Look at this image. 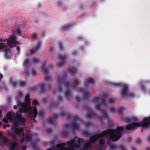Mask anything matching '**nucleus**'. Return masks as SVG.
<instances>
[{
    "label": "nucleus",
    "mask_w": 150,
    "mask_h": 150,
    "mask_svg": "<svg viewBox=\"0 0 150 150\" xmlns=\"http://www.w3.org/2000/svg\"><path fill=\"white\" fill-rule=\"evenodd\" d=\"M144 122H132L131 124L127 125L126 129L127 130H134L136 127L142 126L143 128H147L150 125V116L145 117L143 120Z\"/></svg>",
    "instance_id": "4"
},
{
    "label": "nucleus",
    "mask_w": 150,
    "mask_h": 150,
    "mask_svg": "<svg viewBox=\"0 0 150 150\" xmlns=\"http://www.w3.org/2000/svg\"><path fill=\"white\" fill-rule=\"evenodd\" d=\"M124 129V128L122 127H118L115 129H108L103 131L101 133L91 136L90 140H92L93 143L100 138L108 135L110 140L114 141H117L120 138L121 134Z\"/></svg>",
    "instance_id": "2"
},
{
    "label": "nucleus",
    "mask_w": 150,
    "mask_h": 150,
    "mask_svg": "<svg viewBox=\"0 0 150 150\" xmlns=\"http://www.w3.org/2000/svg\"><path fill=\"white\" fill-rule=\"evenodd\" d=\"M72 25L70 24L65 25L62 28V31H64L68 30L70 29Z\"/></svg>",
    "instance_id": "20"
},
{
    "label": "nucleus",
    "mask_w": 150,
    "mask_h": 150,
    "mask_svg": "<svg viewBox=\"0 0 150 150\" xmlns=\"http://www.w3.org/2000/svg\"><path fill=\"white\" fill-rule=\"evenodd\" d=\"M60 115L66 117L68 118L70 117L72 118L74 122L72 123L65 124L64 125L65 128L68 129L70 127H72V129L74 130H76L79 129V125L75 121L79 120V118L76 116H73L72 117L71 115L69 113L63 110H62L61 111Z\"/></svg>",
    "instance_id": "5"
},
{
    "label": "nucleus",
    "mask_w": 150,
    "mask_h": 150,
    "mask_svg": "<svg viewBox=\"0 0 150 150\" xmlns=\"http://www.w3.org/2000/svg\"><path fill=\"white\" fill-rule=\"evenodd\" d=\"M110 147V148L111 149H114L116 148V145L115 144H111Z\"/></svg>",
    "instance_id": "42"
},
{
    "label": "nucleus",
    "mask_w": 150,
    "mask_h": 150,
    "mask_svg": "<svg viewBox=\"0 0 150 150\" xmlns=\"http://www.w3.org/2000/svg\"><path fill=\"white\" fill-rule=\"evenodd\" d=\"M39 61L40 59L39 58H37L36 57H34L33 58L31 62L34 64H38L39 63Z\"/></svg>",
    "instance_id": "25"
},
{
    "label": "nucleus",
    "mask_w": 150,
    "mask_h": 150,
    "mask_svg": "<svg viewBox=\"0 0 150 150\" xmlns=\"http://www.w3.org/2000/svg\"><path fill=\"white\" fill-rule=\"evenodd\" d=\"M102 117L100 118L101 120H103V118H105L107 119H109V117L106 111H103L102 112Z\"/></svg>",
    "instance_id": "24"
},
{
    "label": "nucleus",
    "mask_w": 150,
    "mask_h": 150,
    "mask_svg": "<svg viewBox=\"0 0 150 150\" xmlns=\"http://www.w3.org/2000/svg\"><path fill=\"white\" fill-rule=\"evenodd\" d=\"M58 82V90L59 92H61L62 91V88L65 86L67 90L65 93V97L68 98L70 97L71 90L73 89H75V86L78 85L79 81L76 79L74 83L69 81L67 79V74L64 72L62 75H59L57 77Z\"/></svg>",
    "instance_id": "1"
},
{
    "label": "nucleus",
    "mask_w": 150,
    "mask_h": 150,
    "mask_svg": "<svg viewBox=\"0 0 150 150\" xmlns=\"http://www.w3.org/2000/svg\"><path fill=\"white\" fill-rule=\"evenodd\" d=\"M58 57L59 59V61L57 62L56 65L57 67H60L65 63L66 62V57L64 55H58Z\"/></svg>",
    "instance_id": "13"
},
{
    "label": "nucleus",
    "mask_w": 150,
    "mask_h": 150,
    "mask_svg": "<svg viewBox=\"0 0 150 150\" xmlns=\"http://www.w3.org/2000/svg\"><path fill=\"white\" fill-rule=\"evenodd\" d=\"M141 140L138 138V139H137L136 140V142L137 144H140L141 143Z\"/></svg>",
    "instance_id": "46"
},
{
    "label": "nucleus",
    "mask_w": 150,
    "mask_h": 150,
    "mask_svg": "<svg viewBox=\"0 0 150 150\" xmlns=\"http://www.w3.org/2000/svg\"><path fill=\"white\" fill-rule=\"evenodd\" d=\"M85 109L87 111L86 114V116L87 118H90L97 116V115L89 107L86 106L85 107Z\"/></svg>",
    "instance_id": "12"
},
{
    "label": "nucleus",
    "mask_w": 150,
    "mask_h": 150,
    "mask_svg": "<svg viewBox=\"0 0 150 150\" xmlns=\"http://www.w3.org/2000/svg\"><path fill=\"white\" fill-rule=\"evenodd\" d=\"M37 35L35 33L32 35L31 38L34 39H37Z\"/></svg>",
    "instance_id": "48"
},
{
    "label": "nucleus",
    "mask_w": 150,
    "mask_h": 150,
    "mask_svg": "<svg viewBox=\"0 0 150 150\" xmlns=\"http://www.w3.org/2000/svg\"><path fill=\"white\" fill-rule=\"evenodd\" d=\"M19 111H17L16 113V118L17 120L20 123H24L26 121L25 118L23 117L21 115V113H19Z\"/></svg>",
    "instance_id": "16"
},
{
    "label": "nucleus",
    "mask_w": 150,
    "mask_h": 150,
    "mask_svg": "<svg viewBox=\"0 0 150 150\" xmlns=\"http://www.w3.org/2000/svg\"><path fill=\"white\" fill-rule=\"evenodd\" d=\"M27 147L26 145H25L23 146L22 147V149L23 150H25Z\"/></svg>",
    "instance_id": "59"
},
{
    "label": "nucleus",
    "mask_w": 150,
    "mask_h": 150,
    "mask_svg": "<svg viewBox=\"0 0 150 150\" xmlns=\"http://www.w3.org/2000/svg\"><path fill=\"white\" fill-rule=\"evenodd\" d=\"M99 144L101 146H103L105 144V141L104 139H100L99 141Z\"/></svg>",
    "instance_id": "28"
},
{
    "label": "nucleus",
    "mask_w": 150,
    "mask_h": 150,
    "mask_svg": "<svg viewBox=\"0 0 150 150\" xmlns=\"http://www.w3.org/2000/svg\"><path fill=\"white\" fill-rule=\"evenodd\" d=\"M11 84L14 87H16L18 85L24 86L26 84V82L25 81H22L20 83H18L15 81H12Z\"/></svg>",
    "instance_id": "19"
},
{
    "label": "nucleus",
    "mask_w": 150,
    "mask_h": 150,
    "mask_svg": "<svg viewBox=\"0 0 150 150\" xmlns=\"http://www.w3.org/2000/svg\"><path fill=\"white\" fill-rule=\"evenodd\" d=\"M119 147L121 149V150H126L123 145H120L119 146Z\"/></svg>",
    "instance_id": "51"
},
{
    "label": "nucleus",
    "mask_w": 150,
    "mask_h": 150,
    "mask_svg": "<svg viewBox=\"0 0 150 150\" xmlns=\"http://www.w3.org/2000/svg\"><path fill=\"white\" fill-rule=\"evenodd\" d=\"M116 101L115 98H110L108 99V102L110 104H114Z\"/></svg>",
    "instance_id": "27"
},
{
    "label": "nucleus",
    "mask_w": 150,
    "mask_h": 150,
    "mask_svg": "<svg viewBox=\"0 0 150 150\" xmlns=\"http://www.w3.org/2000/svg\"><path fill=\"white\" fill-rule=\"evenodd\" d=\"M46 131L47 133H49L52 132L53 130L51 128H48L46 129Z\"/></svg>",
    "instance_id": "47"
},
{
    "label": "nucleus",
    "mask_w": 150,
    "mask_h": 150,
    "mask_svg": "<svg viewBox=\"0 0 150 150\" xmlns=\"http://www.w3.org/2000/svg\"><path fill=\"white\" fill-rule=\"evenodd\" d=\"M46 63L44 62L42 64L41 66V71L45 74V81H48L51 79V76L48 74L49 72L48 71L50 68H52V64H50L48 66L45 67Z\"/></svg>",
    "instance_id": "8"
},
{
    "label": "nucleus",
    "mask_w": 150,
    "mask_h": 150,
    "mask_svg": "<svg viewBox=\"0 0 150 150\" xmlns=\"http://www.w3.org/2000/svg\"><path fill=\"white\" fill-rule=\"evenodd\" d=\"M6 117L8 119H11L12 118V115H11V113L9 112L7 114Z\"/></svg>",
    "instance_id": "37"
},
{
    "label": "nucleus",
    "mask_w": 150,
    "mask_h": 150,
    "mask_svg": "<svg viewBox=\"0 0 150 150\" xmlns=\"http://www.w3.org/2000/svg\"><path fill=\"white\" fill-rule=\"evenodd\" d=\"M16 32L18 35H21V31L19 29H17L16 30Z\"/></svg>",
    "instance_id": "45"
},
{
    "label": "nucleus",
    "mask_w": 150,
    "mask_h": 150,
    "mask_svg": "<svg viewBox=\"0 0 150 150\" xmlns=\"http://www.w3.org/2000/svg\"><path fill=\"white\" fill-rule=\"evenodd\" d=\"M95 83V81L93 79L89 77L86 80L85 83L86 85L88 83Z\"/></svg>",
    "instance_id": "21"
},
{
    "label": "nucleus",
    "mask_w": 150,
    "mask_h": 150,
    "mask_svg": "<svg viewBox=\"0 0 150 150\" xmlns=\"http://www.w3.org/2000/svg\"><path fill=\"white\" fill-rule=\"evenodd\" d=\"M93 144V142L92 140H90L88 142H87L85 144L89 147L92 144Z\"/></svg>",
    "instance_id": "33"
},
{
    "label": "nucleus",
    "mask_w": 150,
    "mask_h": 150,
    "mask_svg": "<svg viewBox=\"0 0 150 150\" xmlns=\"http://www.w3.org/2000/svg\"><path fill=\"white\" fill-rule=\"evenodd\" d=\"M36 71L35 69H32L31 72V74L33 76H35L36 75Z\"/></svg>",
    "instance_id": "34"
},
{
    "label": "nucleus",
    "mask_w": 150,
    "mask_h": 150,
    "mask_svg": "<svg viewBox=\"0 0 150 150\" xmlns=\"http://www.w3.org/2000/svg\"><path fill=\"white\" fill-rule=\"evenodd\" d=\"M58 45L60 50H62L64 49V47L62 45V44L61 42H59Z\"/></svg>",
    "instance_id": "38"
},
{
    "label": "nucleus",
    "mask_w": 150,
    "mask_h": 150,
    "mask_svg": "<svg viewBox=\"0 0 150 150\" xmlns=\"http://www.w3.org/2000/svg\"><path fill=\"white\" fill-rule=\"evenodd\" d=\"M76 89L78 92L82 93L84 95V100L89 99L90 96V94L88 92L86 88H79Z\"/></svg>",
    "instance_id": "11"
},
{
    "label": "nucleus",
    "mask_w": 150,
    "mask_h": 150,
    "mask_svg": "<svg viewBox=\"0 0 150 150\" xmlns=\"http://www.w3.org/2000/svg\"><path fill=\"white\" fill-rule=\"evenodd\" d=\"M110 110L111 112H113L115 111V109L114 108H111L110 109Z\"/></svg>",
    "instance_id": "58"
},
{
    "label": "nucleus",
    "mask_w": 150,
    "mask_h": 150,
    "mask_svg": "<svg viewBox=\"0 0 150 150\" xmlns=\"http://www.w3.org/2000/svg\"><path fill=\"white\" fill-rule=\"evenodd\" d=\"M125 120L126 122L127 123H129L130 122V119H125Z\"/></svg>",
    "instance_id": "62"
},
{
    "label": "nucleus",
    "mask_w": 150,
    "mask_h": 150,
    "mask_svg": "<svg viewBox=\"0 0 150 150\" xmlns=\"http://www.w3.org/2000/svg\"><path fill=\"white\" fill-rule=\"evenodd\" d=\"M17 38L14 36H11L7 40V42L9 46L12 48L16 46L17 45L20 44L19 42L16 41Z\"/></svg>",
    "instance_id": "9"
},
{
    "label": "nucleus",
    "mask_w": 150,
    "mask_h": 150,
    "mask_svg": "<svg viewBox=\"0 0 150 150\" xmlns=\"http://www.w3.org/2000/svg\"><path fill=\"white\" fill-rule=\"evenodd\" d=\"M121 94L123 96H127L129 97H133L134 96V93L129 92L128 87L126 85L124 86L123 87L121 90Z\"/></svg>",
    "instance_id": "10"
},
{
    "label": "nucleus",
    "mask_w": 150,
    "mask_h": 150,
    "mask_svg": "<svg viewBox=\"0 0 150 150\" xmlns=\"http://www.w3.org/2000/svg\"><path fill=\"white\" fill-rule=\"evenodd\" d=\"M47 99L45 98H43V103L44 104H45L47 102Z\"/></svg>",
    "instance_id": "53"
},
{
    "label": "nucleus",
    "mask_w": 150,
    "mask_h": 150,
    "mask_svg": "<svg viewBox=\"0 0 150 150\" xmlns=\"http://www.w3.org/2000/svg\"><path fill=\"white\" fill-rule=\"evenodd\" d=\"M53 48L52 47H50V48H49V51L50 52H52L53 50Z\"/></svg>",
    "instance_id": "61"
},
{
    "label": "nucleus",
    "mask_w": 150,
    "mask_h": 150,
    "mask_svg": "<svg viewBox=\"0 0 150 150\" xmlns=\"http://www.w3.org/2000/svg\"><path fill=\"white\" fill-rule=\"evenodd\" d=\"M25 103H20L21 108L19 109V111L21 113L23 112L27 113L29 110L32 109L30 106L31 101L29 95L27 94L25 96Z\"/></svg>",
    "instance_id": "6"
},
{
    "label": "nucleus",
    "mask_w": 150,
    "mask_h": 150,
    "mask_svg": "<svg viewBox=\"0 0 150 150\" xmlns=\"http://www.w3.org/2000/svg\"><path fill=\"white\" fill-rule=\"evenodd\" d=\"M7 46V45H5L4 43H0V49H2L3 48H5Z\"/></svg>",
    "instance_id": "35"
},
{
    "label": "nucleus",
    "mask_w": 150,
    "mask_h": 150,
    "mask_svg": "<svg viewBox=\"0 0 150 150\" xmlns=\"http://www.w3.org/2000/svg\"><path fill=\"white\" fill-rule=\"evenodd\" d=\"M56 148L55 147H52L47 150H55Z\"/></svg>",
    "instance_id": "60"
},
{
    "label": "nucleus",
    "mask_w": 150,
    "mask_h": 150,
    "mask_svg": "<svg viewBox=\"0 0 150 150\" xmlns=\"http://www.w3.org/2000/svg\"><path fill=\"white\" fill-rule=\"evenodd\" d=\"M112 85L118 87L120 86V84L119 83H112Z\"/></svg>",
    "instance_id": "43"
},
{
    "label": "nucleus",
    "mask_w": 150,
    "mask_h": 150,
    "mask_svg": "<svg viewBox=\"0 0 150 150\" xmlns=\"http://www.w3.org/2000/svg\"><path fill=\"white\" fill-rule=\"evenodd\" d=\"M3 121L4 123H7L8 122V119L6 118H4L3 119Z\"/></svg>",
    "instance_id": "52"
},
{
    "label": "nucleus",
    "mask_w": 150,
    "mask_h": 150,
    "mask_svg": "<svg viewBox=\"0 0 150 150\" xmlns=\"http://www.w3.org/2000/svg\"><path fill=\"white\" fill-rule=\"evenodd\" d=\"M77 54V52L76 51H74L72 52V54L73 55H76Z\"/></svg>",
    "instance_id": "57"
},
{
    "label": "nucleus",
    "mask_w": 150,
    "mask_h": 150,
    "mask_svg": "<svg viewBox=\"0 0 150 150\" xmlns=\"http://www.w3.org/2000/svg\"><path fill=\"white\" fill-rule=\"evenodd\" d=\"M75 141L73 140H71L67 143V145L69 146L67 148L65 145V143H60L57 144L56 147L59 150H76V148H79L84 142V140L81 138H79L78 141L74 143Z\"/></svg>",
    "instance_id": "3"
},
{
    "label": "nucleus",
    "mask_w": 150,
    "mask_h": 150,
    "mask_svg": "<svg viewBox=\"0 0 150 150\" xmlns=\"http://www.w3.org/2000/svg\"><path fill=\"white\" fill-rule=\"evenodd\" d=\"M105 99L104 96L102 97L101 99L98 97H95L92 100L95 103L96 108L97 110L100 111H102L101 108L98 104L99 103L102 106H105L107 105V103L105 101Z\"/></svg>",
    "instance_id": "7"
},
{
    "label": "nucleus",
    "mask_w": 150,
    "mask_h": 150,
    "mask_svg": "<svg viewBox=\"0 0 150 150\" xmlns=\"http://www.w3.org/2000/svg\"><path fill=\"white\" fill-rule=\"evenodd\" d=\"M59 116L57 114H55L53 117H49L46 120L47 123L55 125L57 122V119Z\"/></svg>",
    "instance_id": "14"
},
{
    "label": "nucleus",
    "mask_w": 150,
    "mask_h": 150,
    "mask_svg": "<svg viewBox=\"0 0 150 150\" xmlns=\"http://www.w3.org/2000/svg\"><path fill=\"white\" fill-rule=\"evenodd\" d=\"M83 148H85L87 149H88V147L86 145V144H84V145L83 146Z\"/></svg>",
    "instance_id": "63"
},
{
    "label": "nucleus",
    "mask_w": 150,
    "mask_h": 150,
    "mask_svg": "<svg viewBox=\"0 0 150 150\" xmlns=\"http://www.w3.org/2000/svg\"><path fill=\"white\" fill-rule=\"evenodd\" d=\"M18 123L17 122H15L13 124V126L12 127L13 129V130H15L16 129H17L18 128Z\"/></svg>",
    "instance_id": "32"
},
{
    "label": "nucleus",
    "mask_w": 150,
    "mask_h": 150,
    "mask_svg": "<svg viewBox=\"0 0 150 150\" xmlns=\"http://www.w3.org/2000/svg\"><path fill=\"white\" fill-rule=\"evenodd\" d=\"M45 88L44 84L43 83L40 86V89L42 93L43 94L45 92Z\"/></svg>",
    "instance_id": "26"
},
{
    "label": "nucleus",
    "mask_w": 150,
    "mask_h": 150,
    "mask_svg": "<svg viewBox=\"0 0 150 150\" xmlns=\"http://www.w3.org/2000/svg\"><path fill=\"white\" fill-rule=\"evenodd\" d=\"M93 125V123L91 122H86L84 123V125L87 127H90Z\"/></svg>",
    "instance_id": "31"
},
{
    "label": "nucleus",
    "mask_w": 150,
    "mask_h": 150,
    "mask_svg": "<svg viewBox=\"0 0 150 150\" xmlns=\"http://www.w3.org/2000/svg\"><path fill=\"white\" fill-rule=\"evenodd\" d=\"M15 133L19 137L24 136V129L23 127H18L14 130Z\"/></svg>",
    "instance_id": "15"
},
{
    "label": "nucleus",
    "mask_w": 150,
    "mask_h": 150,
    "mask_svg": "<svg viewBox=\"0 0 150 150\" xmlns=\"http://www.w3.org/2000/svg\"><path fill=\"white\" fill-rule=\"evenodd\" d=\"M63 100V99L62 97L58 96L57 97V101L59 102H61Z\"/></svg>",
    "instance_id": "44"
},
{
    "label": "nucleus",
    "mask_w": 150,
    "mask_h": 150,
    "mask_svg": "<svg viewBox=\"0 0 150 150\" xmlns=\"http://www.w3.org/2000/svg\"><path fill=\"white\" fill-rule=\"evenodd\" d=\"M140 87H141L142 90L143 91H144L145 90L146 88L143 85V84H140Z\"/></svg>",
    "instance_id": "49"
},
{
    "label": "nucleus",
    "mask_w": 150,
    "mask_h": 150,
    "mask_svg": "<svg viewBox=\"0 0 150 150\" xmlns=\"http://www.w3.org/2000/svg\"><path fill=\"white\" fill-rule=\"evenodd\" d=\"M30 113L31 114V117L33 116L34 119L33 121L35 122H37V121L35 119L36 117L38 114L37 109L36 107H35L34 108L31 110Z\"/></svg>",
    "instance_id": "18"
},
{
    "label": "nucleus",
    "mask_w": 150,
    "mask_h": 150,
    "mask_svg": "<svg viewBox=\"0 0 150 150\" xmlns=\"http://www.w3.org/2000/svg\"><path fill=\"white\" fill-rule=\"evenodd\" d=\"M77 71V68L74 67H73L70 69H69V71L70 73L72 75L76 73Z\"/></svg>",
    "instance_id": "22"
},
{
    "label": "nucleus",
    "mask_w": 150,
    "mask_h": 150,
    "mask_svg": "<svg viewBox=\"0 0 150 150\" xmlns=\"http://www.w3.org/2000/svg\"><path fill=\"white\" fill-rule=\"evenodd\" d=\"M39 114L40 116L42 117L44 115V112L43 111H41L39 112Z\"/></svg>",
    "instance_id": "50"
},
{
    "label": "nucleus",
    "mask_w": 150,
    "mask_h": 150,
    "mask_svg": "<svg viewBox=\"0 0 150 150\" xmlns=\"http://www.w3.org/2000/svg\"><path fill=\"white\" fill-rule=\"evenodd\" d=\"M123 108L122 107H120L117 110V112L120 115H122L123 114Z\"/></svg>",
    "instance_id": "29"
},
{
    "label": "nucleus",
    "mask_w": 150,
    "mask_h": 150,
    "mask_svg": "<svg viewBox=\"0 0 150 150\" xmlns=\"http://www.w3.org/2000/svg\"><path fill=\"white\" fill-rule=\"evenodd\" d=\"M41 45L40 42H38L37 45L33 47L30 50V54H34L36 52L39 50L40 48Z\"/></svg>",
    "instance_id": "17"
},
{
    "label": "nucleus",
    "mask_w": 150,
    "mask_h": 150,
    "mask_svg": "<svg viewBox=\"0 0 150 150\" xmlns=\"http://www.w3.org/2000/svg\"><path fill=\"white\" fill-rule=\"evenodd\" d=\"M76 100L77 102H79L81 100L83 99L82 98H80L78 96H76L75 97Z\"/></svg>",
    "instance_id": "40"
},
{
    "label": "nucleus",
    "mask_w": 150,
    "mask_h": 150,
    "mask_svg": "<svg viewBox=\"0 0 150 150\" xmlns=\"http://www.w3.org/2000/svg\"><path fill=\"white\" fill-rule=\"evenodd\" d=\"M83 148H85L87 149H88V147L86 145V144H84V145L83 146Z\"/></svg>",
    "instance_id": "64"
},
{
    "label": "nucleus",
    "mask_w": 150,
    "mask_h": 150,
    "mask_svg": "<svg viewBox=\"0 0 150 150\" xmlns=\"http://www.w3.org/2000/svg\"><path fill=\"white\" fill-rule=\"evenodd\" d=\"M131 120L134 121H138V119L136 117H133L131 119Z\"/></svg>",
    "instance_id": "54"
},
{
    "label": "nucleus",
    "mask_w": 150,
    "mask_h": 150,
    "mask_svg": "<svg viewBox=\"0 0 150 150\" xmlns=\"http://www.w3.org/2000/svg\"><path fill=\"white\" fill-rule=\"evenodd\" d=\"M3 142L5 143H6L8 142V139L6 138H5L3 140Z\"/></svg>",
    "instance_id": "56"
},
{
    "label": "nucleus",
    "mask_w": 150,
    "mask_h": 150,
    "mask_svg": "<svg viewBox=\"0 0 150 150\" xmlns=\"http://www.w3.org/2000/svg\"><path fill=\"white\" fill-rule=\"evenodd\" d=\"M33 104L35 105H38L39 104V103L37 100H34L33 101Z\"/></svg>",
    "instance_id": "39"
},
{
    "label": "nucleus",
    "mask_w": 150,
    "mask_h": 150,
    "mask_svg": "<svg viewBox=\"0 0 150 150\" xmlns=\"http://www.w3.org/2000/svg\"><path fill=\"white\" fill-rule=\"evenodd\" d=\"M18 53H19L20 52V47L19 46H17L16 47Z\"/></svg>",
    "instance_id": "55"
},
{
    "label": "nucleus",
    "mask_w": 150,
    "mask_h": 150,
    "mask_svg": "<svg viewBox=\"0 0 150 150\" xmlns=\"http://www.w3.org/2000/svg\"><path fill=\"white\" fill-rule=\"evenodd\" d=\"M62 135L64 137H66L68 135V133L67 132H64L62 133Z\"/></svg>",
    "instance_id": "41"
},
{
    "label": "nucleus",
    "mask_w": 150,
    "mask_h": 150,
    "mask_svg": "<svg viewBox=\"0 0 150 150\" xmlns=\"http://www.w3.org/2000/svg\"><path fill=\"white\" fill-rule=\"evenodd\" d=\"M29 61L28 59H25L23 63V65L25 67L27 66L29 64Z\"/></svg>",
    "instance_id": "30"
},
{
    "label": "nucleus",
    "mask_w": 150,
    "mask_h": 150,
    "mask_svg": "<svg viewBox=\"0 0 150 150\" xmlns=\"http://www.w3.org/2000/svg\"><path fill=\"white\" fill-rule=\"evenodd\" d=\"M57 106V104L55 103L54 102H52L50 105V107L53 108L56 107Z\"/></svg>",
    "instance_id": "36"
},
{
    "label": "nucleus",
    "mask_w": 150,
    "mask_h": 150,
    "mask_svg": "<svg viewBox=\"0 0 150 150\" xmlns=\"http://www.w3.org/2000/svg\"><path fill=\"white\" fill-rule=\"evenodd\" d=\"M17 145L18 144L16 142H13L11 145L10 150H14L15 148L17 146Z\"/></svg>",
    "instance_id": "23"
}]
</instances>
